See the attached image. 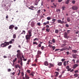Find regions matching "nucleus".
Instances as JSON below:
<instances>
[{"label":"nucleus","instance_id":"obj_41","mask_svg":"<svg viewBox=\"0 0 79 79\" xmlns=\"http://www.w3.org/2000/svg\"><path fill=\"white\" fill-rule=\"evenodd\" d=\"M19 73L17 74L18 76H19L20 74V70H19Z\"/></svg>","mask_w":79,"mask_h":79},{"label":"nucleus","instance_id":"obj_51","mask_svg":"<svg viewBox=\"0 0 79 79\" xmlns=\"http://www.w3.org/2000/svg\"><path fill=\"white\" fill-rule=\"evenodd\" d=\"M56 19H52V21L53 22H56Z\"/></svg>","mask_w":79,"mask_h":79},{"label":"nucleus","instance_id":"obj_57","mask_svg":"<svg viewBox=\"0 0 79 79\" xmlns=\"http://www.w3.org/2000/svg\"><path fill=\"white\" fill-rule=\"evenodd\" d=\"M72 3L74 4L75 3V1H72Z\"/></svg>","mask_w":79,"mask_h":79},{"label":"nucleus","instance_id":"obj_36","mask_svg":"<svg viewBox=\"0 0 79 79\" xmlns=\"http://www.w3.org/2000/svg\"><path fill=\"white\" fill-rule=\"evenodd\" d=\"M66 44H62V47H64V46H66Z\"/></svg>","mask_w":79,"mask_h":79},{"label":"nucleus","instance_id":"obj_33","mask_svg":"<svg viewBox=\"0 0 79 79\" xmlns=\"http://www.w3.org/2000/svg\"><path fill=\"white\" fill-rule=\"evenodd\" d=\"M42 45L41 44H39L38 45V47H39V48H40L41 47V46Z\"/></svg>","mask_w":79,"mask_h":79},{"label":"nucleus","instance_id":"obj_59","mask_svg":"<svg viewBox=\"0 0 79 79\" xmlns=\"http://www.w3.org/2000/svg\"><path fill=\"white\" fill-rule=\"evenodd\" d=\"M66 53H67V55H69V52L68 51L67 52H66Z\"/></svg>","mask_w":79,"mask_h":79},{"label":"nucleus","instance_id":"obj_34","mask_svg":"<svg viewBox=\"0 0 79 79\" xmlns=\"http://www.w3.org/2000/svg\"><path fill=\"white\" fill-rule=\"evenodd\" d=\"M53 41H52V40H50L49 41V43H50L51 44H53Z\"/></svg>","mask_w":79,"mask_h":79},{"label":"nucleus","instance_id":"obj_60","mask_svg":"<svg viewBox=\"0 0 79 79\" xmlns=\"http://www.w3.org/2000/svg\"><path fill=\"white\" fill-rule=\"evenodd\" d=\"M49 47H50V48H52V46L51 45V44H49Z\"/></svg>","mask_w":79,"mask_h":79},{"label":"nucleus","instance_id":"obj_37","mask_svg":"<svg viewBox=\"0 0 79 79\" xmlns=\"http://www.w3.org/2000/svg\"><path fill=\"white\" fill-rule=\"evenodd\" d=\"M44 46H42V47H41V50H44Z\"/></svg>","mask_w":79,"mask_h":79},{"label":"nucleus","instance_id":"obj_43","mask_svg":"<svg viewBox=\"0 0 79 79\" xmlns=\"http://www.w3.org/2000/svg\"><path fill=\"white\" fill-rule=\"evenodd\" d=\"M52 50H53V51H54L55 48V46H52Z\"/></svg>","mask_w":79,"mask_h":79},{"label":"nucleus","instance_id":"obj_13","mask_svg":"<svg viewBox=\"0 0 79 79\" xmlns=\"http://www.w3.org/2000/svg\"><path fill=\"white\" fill-rule=\"evenodd\" d=\"M42 54V52H41L40 51H38L37 52V55H40Z\"/></svg>","mask_w":79,"mask_h":79},{"label":"nucleus","instance_id":"obj_32","mask_svg":"<svg viewBox=\"0 0 79 79\" xmlns=\"http://www.w3.org/2000/svg\"><path fill=\"white\" fill-rule=\"evenodd\" d=\"M66 61H64V62L63 64L64 66H66Z\"/></svg>","mask_w":79,"mask_h":79},{"label":"nucleus","instance_id":"obj_64","mask_svg":"<svg viewBox=\"0 0 79 79\" xmlns=\"http://www.w3.org/2000/svg\"><path fill=\"white\" fill-rule=\"evenodd\" d=\"M72 61H73L74 63H75V60L74 59L72 60Z\"/></svg>","mask_w":79,"mask_h":79},{"label":"nucleus","instance_id":"obj_28","mask_svg":"<svg viewBox=\"0 0 79 79\" xmlns=\"http://www.w3.org/2000/svg\"><path fill=\"white\" fill-rule=\"evenodd\" d=\"M13 38L14 39H15L16 38V35L14 34V35H13Z\"/></svg>","mask_w":79,"mask_h":79},{"label":"nucleus","instance_id":"obj_35","mask_svg":"<svg viewBox=\"0 0 79 79\" xmlns=\"http://www.w3.org/2000/svg\"><path fill=\"white\" fill-rule=\"evenodd\" d=\"M16 60H17V58H15V60H13V62H14V63L15 62V61H16Z\"/></svg>","mask_w":79,"mask_h":79},{"label":"nucleus","instance_id":"obj_10","mask_svg":"<svg viewBox=\"0 0 79 79\" xmlns=\"http://www.w3.org/2000/svg\"><path fill=\"white\" fill-rule=\"evenodd\" d=\"M55 73L56 74V75L54 76L55 77H58V75H59V73L58 72H55Z\"/></svg>","mask_w":79,"mask_h":79},{"label":"nucleus","instance_id":"obj_56","mask_svg":"<svg viewBox=\"0 0 79 79\" xmlns=\"http://www.w3.org/2000/svg\"><path fill=\"white\" fill-rule=\"evenodd\" d=\"M64 60H65V59H62V60H61V61H64Z\"/></svg>","mask_w":79,"mask_h":79},{"label":"nucleus","instance_id":"obj_49","mask_svg":"<svg viewBox=\"0 0 79 79\" xmlns=\"http://www.w3.org/2000/svg\"><path fill=\"white\" fill-rule=\"evenodd\" d=\"M34 41H35V40H38V39L37 38H35L33 40Z\"/></svg>","mask_w":79,"mask_h":79},{"label":"nucleus","instance_id":"obj_55","mask_svg":"<svg viewBox=\"0 0 79 79\" xmlns=\"http://www.w3.org/2000/svg\"><path fill=\"white\" fill-rule=\"evenodd\" d=\"M37 24H38V25L39 26H40V23H37Z\"/></svg>","mask_w":79,"mask_h":79},{"label":"nucleus","instance_id":"obj_5","mask_svg":"<svg viewBox=\"0 0 79 79\" xmlns=\"http://www.w3.org/2000/svg\"><path fill=\"white\" fill-rule=\"evenodd\" d=\"M64 38L68 39L69 38V36H68V34L67 32H64Z\"/></svg>","mask_w":79,"mask_h":79},{"label":"nucleus","instance_id":"obj_38","mask_svg":"<svg viewBox=\"0 0 79 79\" xmlns=\"http://www.w3.org/2000/svg\"><path fill=\"white\" fill-rule=\"evenodd\" d=\"M51 19V18L50 17H48L47 18V20H50Z\"/></svg>","mask_w":79,"mask_h":79},{"label":"nucleus","instance_id":"obj_52","mask_svg":"<svg viewBox=\"0 0 79 79\" xmlns=\"http://www.w3.org/2000/svg\"><path fill=\"white\" fill-rule=\"evenodd\" d=\"M65 27H69L68 24H65Z\"/></svg>","mask_w":79,"mask_h":79},{"label":"nucleus","instance_id":"obj_48","mask_svg":"<svg viewBox=\"0 0 79 79\" xmlns=\"http://www.w3.org/2000/svg\"><path fill=\"white\" fill-rule=\"evenodd\" d=\"M11 71V69H8V72H10Z\"/></svg>","mask_w":79,"mask_h":79},{"label":"nucleus","instance_id":"obj_27","mask_svg":"<svg viewBox=\"0 0 79 79\" xmlns=\"http://www.w3.org/2000/svg\"><path fill=\"white\" fill-rule=\"evenodd\" d=\"M39 57H40V55H37L36 56V58H38Z\"/></svg>","mask_w":79,"mask_h":79},{"label":"nucleus","instance_id":"obj_2","mask_svg":"<svg viewBox=\"0 0 79 79\" xmlns=\"http://www.w3.org/2000/svg\"><path fill=\"white\" fill-rule=\"evenodd\" d=\"M17 52H18L17 54L16 55V56H17V58L18 59H20V57L22 58L21 56H22V57L23 58V61H27V59H25L24 58V56L23 55V54L21 52V51L19 50H18L17 51Z\"/></svg>","mask_w":79,"mask_h":79},{"label":"nucleus","instance_id":"obj_6","mask_svg":"<svg viewBox=\"0 0 79 79\" xmlns=\"http://www.w3.org/2000/svg\"><path fill=\"white\" fill-rule=\"evenodd\" d=\"M57 22L58 23H60V24H64V21L63 20V21H61V20L60 19L58 20H57Z\"/></svg>","mask_w":79,"mask_h":79},{"label":"nucleus","instance_id":"obj_18","mask_svg":"<svg viewBox=\"0 0 79 79\" xmlns=\"http://www.w3.org/2000/svg\"><path fill=\"white\" fill-rule=\"evenodd\" d=\"M25 34H26V31H25L24 30H23L22 32H21L20 35L21 34L25 35Z\"/></svg>","mask_w":79,"mask_h":79},{"label":"nucleus","instance_id":"obj_42","mask_svg":"<svg viewBox=\"0 0 79 79\" xmlns=\"http://www.w3.org/2000/svg\"><path fill=\"white\" fill-rule=\"evenodd\" d=\"M52 42H53V43H55V39H53L52 40Z\"/></svg>","mask_w":79,"mask_h":79},{"label":"nucleus","instance_id":"obj_1","mask_svg":"<svg viewBox=\"0 0 79 79\" xmlns=\"http://www.w3.org/2000/svg\"><path fill=\"white\" fill-rule=\"evenodd\" d=\"M32 36V30H30L28 31L27 35H26L25 38L27 40V43L28 42L29 40H31V37Z\"/></svg>","mask_w":79,"mask_h":79},{"label":"nucleus","instance_id":"obj_46","mask_svg":"<svg viewBox=\"0 0 79 79\" xmlns=\"http://www.w3.org/2000/svg\"><path fill=\"white\" fill-rule=\"evenodd\" d=\"M27 72L29 73H31V71H30V70H27Z\"/></svg>","mask_w":79,"mask_h":79},{"label":"nucleus","instance_id":"obj_40","mask_svg":"<svg viewBox=\"0 0 79 79\" xmlns=\"http://www.w3.org/2000/svg\"><path fill=\"white\" fill-rule=\"evenodd\" d=\"M45 28V27H43V28H42V29L41 30V31H44Z\"/></svg>","mask_w":79,"mask_h":79},{"label":"nucleus","instance_id":"obj_12","mask_svg":"<svg viewBox=\"0 0 79 79\" xmlns=\"http://www.w3.org/2000/svg\"><path fill=\"white\" fill-rule=\"evenodd\" d=\"M77 54H72V57L74 59H76L77 58Z\"/></svg>","mask_w":79,"mask_h":79},{"label":"nucleus","instance_id":"obj_9","mask_svg":"<svg viewBox=\"0 0 79 79\" xmlns=\"http://www.w3.org/2000/svg\"><path fill=\"white\" fill-rule=\"evenodd\" d=\"M49 64L50 65V66H49V68H51V67H54V64H53L50 63Z\"/></svg>","mask_w":79,"mask_h":79},{"label":"nucleus","instance_id":"obj_20","mask_svg":"<svg viewBox=\"0 0 79 79\" xmlns=\"http://www.w3.org/2000/svg\"><path fill=\"white\" fill-rule=\"evenodd\" d=\"M34 74V73L32 72L31 73H30V74H29V75H30V76H32L33 77Z\"/></svg>","mask_w":79,"mask_h":79},{"label":"nucleus","instance_id":"obj_21","mask_svg":"<svg viewBox=\"0 0 79 79\" xmlns=\"http://www.w3.org/2000/svg\"><path fill=\"white\" fill-rule=\"evenodd\" d=\"M67 50V49L66 48H63L62 49H60V51H63L64 50Z\"/></svg>","mask_w":79,"mask_h":79},{"label":"nucleus","instance_id":"obj_7","mask_svg":"<svg viewBox=\"0 0 79 79\" xmlns=\"http://www.w3.org/2000/svg\"><path fill=\"white\" fill-rule=\"evenodd\" d=\"M72 9L73 10H76L78 9V7H77V6H72Z\"/></svg>","mask_w":79,"mask_h":79},{"label":"nucleus","instance_id":"obj_11","mask_svg":"<svg viewBox=\"0 0 79 79\" xmlns=\"http://www.w3.org/2000/svg\"><path fill=\"white\" fill-rule=\"evenodd\" d=\"M78 66V64H74V65H73V68L74 69H75V68H76Z\"/></svg>","mask_w":79,"mask_h":79},{"label":"nucleus","instance_id":"obj_58","mask_svg":"<svg viewBox=\"0 0 79 79\" xmlns=\"http://www.w3.org/2000/svg\"><path fill=\"white\" fill-rule=\"evenodd\" d=\"M15 72H13V73H11L12 74V75H14L15 74Z\"/></svg>","mask_w":79,"mask_h":79},{"label":"nucleus","instance_id":"obj_50","mask_svg":"<svg viewBox=\"0 0 79 79\" xmlns=\"http://www.w3.org/2000/svg\"><path fill=\"white\" fill-rule=\"evenodd\" d=\"M62 76V74H61V75H60L58 77H59V78H61Z\"/></svg>","mask_w":79,"mask_h":79},{"label":"nucleus","instance_id":"obj_53","mask_svg":"<svg viewBox=\"0 0 79 79\" xmlns=\"http://www.w3.org/2000/svg\"><path fill=\"white\" fill-rule=\"evenodd\" d=\"M65 7L64 6H63L62 7V9L63 10H64V8H65Z\"/></svg>","mask_w":79,"mask_h":79},{"label":"nucleus","instance_id":"obj_54","mask_svg":"<svg viewBox=\"0 0 79 79\" xmlns=\"http://www.w3.org/2000/svg\"><path fill=\"white\" fill-rule=\"evenodd\" d=\"M15 30H17V29H18V27H15Z\"/></svg>","mask_w":79,"mask_h":79},{"label":"nucleus","instance_id":"obj_31","mask_svg":"<svg viewBox=\"0 0 79 79\" xmlns=\"http://www.w3.org/2000/svg\"><path fill=\"white\" fill-rule=\"evenodd\" d=\"M69 0H67V1L65 2V3H66V4H68L69 2Z\"/></svg>","mask_w":79,"mask_h":79},{"label":"nucleus","instance_id":"obj_3","mask_svg":"<svg viewBox=\"0 0 79 79\" xmlns=\"http://www.w3.org/2000/svg\"><path fill=\"white\" fill-rule=\"evenodd\" d=\"M8 43H2L0 44V47H2L3 48H4V47H6L7 46L9 45Z\"/></svg>","mask_w":79,"mask_h":79},{"label":"nucleus","instance_id":"obj_22","mask_svg":"<svg viewBox=\"0 0 79 79\" xmlns=\"http://www.w3.org/2000/svg\"><path fill=\"white\" fill-rule=\"evenodd\" d=\"M19 65L18 64H17L15 65V67L16 69H17L18 68H19Z\"/></svg>","mask_w":79,"mask_h":79},{"label":"nucleus","instance_id":"obj_25","mask_svg":"<svg viewBox=\"0 0 79 79\" xmlns=\"http://www.w3.org/2000/svg\"><path fill=\"white\" fill-rule=\"evenodd\" d=\"M74 76L75 77H77L78 76V74L77 73H75L74 74Z\"/></svg>","mask_w":79,"mask_h":79},{"label":"nucleus","instance_id":"obj_23","mask_svg":"<svg viewBox=\"0 0 79 79\" xmlns=\"http://www.w3.org/2000/svg\"><path fill=\"white\" fill-rule=\"evenodd\" d=\"M67 21H68V22H69L70 21V18L69 17H68L67 18Z\"/></svg>","mask_w":79,"mask_h":79},{"label":"nucleus","instance_id":"obj_8","mask_svg":"<svg viewBox=\"0 0 79 79\" xmlns=\"http://www.w3.org/2000/svg\"><path fill=\"white\" fill-rule=\"evenodd\" d=\"M15 27V26H14V25H11L9 26V29H11V30H13V28Z\"/></svg>","mask_w":79,"mask_h":79},{"label":"nucleus","instance_id":"obj_16","mask_svg":"<svg viewBox=\"0 0 79 79\" xmlns=\"http://www.w3.org/2000/svg\"><path fill=\"white\" fill-rule=\"evenodd\" d=\"M62 64V62H59V63H58L57 65L59 66H61Z\"/></svg>","mask_w":79,"mask_h":79},{"label":"nucleus","instance_id":"obj_45","mask_svg":"<svg viewBox=\"0 0 79 79\" xmlns=\"http://www.w3.org/2000/svg\"><path fill=\"white\" fill-rule=\"evenodd\" d=\"M45 23L46 24H49V21H47V22L46 23Z\"/></svg>","mask_w":79,"mask_h":79},{"label":"nucleus","instance_id":"obj_61","mask_svg":"<svg viewBox=\"0 0 79 79\" xmlns=\"http://www.w3.org/2000/svg\"><path fill=\"white\" fill-rule=\"evenodd\" d=\"M46 27H47V29H48V28L49 27V25H46Z\"/></svg>","mask_w":79,"mask_h":79},{"label":"nucleus","instance_id":"obj_29","mask_svg":"<svg viewBox=\"0 0 79 79\" xmlns=\"http://www.w3.org/2000/svg\"><path fill=\"white\" fill-rule=\"evenodd\" d=\"M46 31H47L48 32H49V31H50V29H48V28H47L46 29Z\"/></svg>","mask_w":79,"mask_h":79},{"label":"nucleus","instance_id":"obj_26","mask_svg":"<svg viewBox=\"0 0 79 79\" xmlns=\"http://www.w3.org/2000/svg\"><path fill=\"white\" fill-rule=\"evenodd\" d=\"M37 13H38V15L40 13V10H38V11H37Z\"/></svg>","mask_w":79,"mask_h":79},{"label":"nucleus","instance_id":"obj_19","mask_svg":"<svg viewBox=\"0 0 79 79\" xmlns=\"http://www.w3.org/2000/svg\"><path fill=\"white\" fill-rule=\"evenodd\" d=\"M44 65L46 66H47L48 65V63L47 62V61H46L45 62H44Z\"/></svg>","mask_w":79,"mask_h":79},{"label":"nucleus","instance_id":"obj_44","mask_svg":"<svg viewBox=\"0 0 79 79\" xmlns=\"http://www.w3.org/2000/svg\"><path fill=\"white\" fill-rule=\"evenodd\" d=\"M12 47V45H10L9 46H8V49H10Z\"/></svg>","mask_w":79,"mask_h":79},{"label":"nucleus","instance_id":"obj_39","mask_svg":"<svg viewBox=\"0 0 79 79\" xmlns=\"http://www.w3.org/2000/svg\"><path fill=\"white\" fill-rule=\"evenodd\" d=\"M55 32H56V33H58V30L57 29H56V31H55Z\"/></svg>","mask_w":79,"mask_h":79},{"label":"nucleus","instance_id":"obj_4","mask_svg":"<svg viewBox=\"0 0 79 79\" xmlns=\"http://www.w3.org/2000/svg\"><path fill=\"white\" fill-rule=\"evenodd\" d=\"M14 41H15V39H12L9 42H7L5 41L4 43L5 44L8 43V45H9L10 44H12L14 42Z\"/></svg>","mask_w":79,"mask_h":79},{"label":"nucleus","instance_id":"obj_47","mask_svg":"<svg viewBox=\"0 0 79 79\" xmlns=\"http://www.w3.org/2000/svg\"><path fill=\"white\" fill-rule=\"evenodd\" d=\"M32 66H36V64H32Z\"/></svg>","mask_w":79,"mask_h":79},{"label":"nucleus","instance_id":"obj_24","mask_svg":"<svg viewBox=\"0 0 79 79\" xmlns=\"http://www.w3.org/2000/svg\"><path fill=\"white\" fill-rule=\"evenodd\" d=\"M33 45H38V43H37V42H33Z\"/></svg>","mask_w":79,"mask_h":79},{"label":"nucleus","instance_id":"obj_14","mask_svg":"<svg viewBox=\"0 0 79 79\" xmlns=\"http://www.w3.org/2000/svg\"><path fill=\"white\" fill-rule=\"evenodd\" d=\"M20 60H18V63H20V62H21V63L23 62H22V58H20Z\"/></svg>","mask_w":79,"mask_h":79},{"label":"nucleus","instance_id":"obj_63","mask_svg":"<svg viewBox=\"0 0 79 79\" xmlns=\"http://www.w3.org/2000/svg\"><path fill=\"white\" fill-rule=\"evenodd\" d=\"M74 73H78V70H76L75 71H74Z\"/></svg>","mask_w":79,"mask_h":79},{"label":"nucleus","instance_id":"obj_15","mask_svg":"<svg viewBox=\"0 0 79 79\" xmlns=\"http://www.w3.org/2000/svg\"><path fill=\"white\" fill-rule=\"evenodd\" d=\"M25 78L26 79H29V77L28 76V75H27L26 74H25Z\"/></svg>","mask_w":79,"mask_h":79},{"label":"nucleus","instance_id":"obj_17","mask_svg":"<svg viewBox=\"0 0 79 79\" xmlns=\"http://www.w3.org/2000/svg\"><path fill=\"white\" fill-rule=\"evenodd\" d=\"M77 51L75 50H72V52L74 53H77Z\"/></svg>","mask_w":79,"mask_h":79},{"label":"nucleus","instance_id":"obj_30","mask_svg":"<svg viewBox=\"0 0 79 79\" xmlns=\"http://www.w3.org/2000/svg\"><path fill=\"white\" fill-rule=\"evenodd\" d=\"M60 9H57L56 12H60Z\"/></svg>","mask_w":79,"mask_h":79},{"label":"nucleus","instance_id":"obj_62","mask_svg":"<svg viewBox=\"0 0 79 79\" xmlns=\"http://www.w3.org/2000/svg\"><path fill=\"white\" fill-rule=\"evenodd\" d=\"M69 66H67V67H66V69H69Z\"/></svg>","mask_w":79,"mask_h":79}]
</instances>
